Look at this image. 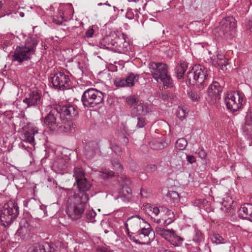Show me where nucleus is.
Segmentation results:
<instances>
[{"label":"nucleus","mask_w":252,"mask_h":252,"mask_svg":"<svg viewBox=\"0 0 252 252\" xmlns=\"http://www.w3.org/2000/svg\"><path fill=\"white\" fill-rule=\"evenodd\" d=\"M141 220L143 222H145V220L138 215L132 216L128 219V221L130 224L136 223L137 225H140Z\"/></svg>","instance_id":"42"},{"label":"nucleus","mask_w":252,"mask_h":252,"mask_svg":"<svg viewBox=\"0 0 252 252\" xmlns=\"http://www.w3.org/2000/svg\"><path fill=\"white\" fill-rule=\"evenodd\" d=\"M94 34V30L92 28L88 30L85 32L86 37L87 38H91Z\"/></svg>","instance_id":"56"},{"label":"nucleus","mask_w":252,"mask_h":252,"mask_svg":"<svg viewBox=\"0 0 252 252\" xmlns=\"http://www.w3.org/2000/svg\"><path fill=\"white\" fill-rule=\"evenodd\" d=\"M25 206L28 208L32 214L35 217H43L46 215V206L40 204L35 199L32 198L29 199L25 205Z\"/></svg>","instance_id":"15"},{"label":"nucleus","mask_w":252,"mask_h":252,"mask_svg":"<svg viewBox=\"0 0 252 252\" xmlns=\"http://www.w3.org/2000/svg\"><path fill=\"white\" fill-rule=\"evenodd\" d=\"M112 165L114 169L118 172V173H121L123 172V167L118 160H112Z\"/></svg>","instance_id":"45"},{"label":"nucleus","mask_w":252,"mask_h":252,"mask_svg":"<svg viewBox=\"0 0 252 252\" xmlns=\"http://www.w3.org/2000/svg\"><path fill=\"white\" fill-rule=\"evenodd\" d=\"M57 112L50 111L47 116L45 117V121L47 122L48 125L50 126H54L57 124L56 121L58 117L60 118L59 115H57Z\"/></svg>","instance_id":"28"},{"label":"nucleus","mask_w":252,"mask_h":252,"mask_svg":"<svg viewBox=\"0 0 252 252\" xmlns=\"http://www.w3.org/2000/svg\"><path fill=\"white\" fill-rule=\"evenodd\" d=\"M126 17L129 19H136L138 20L139 16L137 10L133 11L131 9H129L126 13Z\"/></svg>","instance_id":"43"},{"label":"nucleus","mask_w":252,"mask_h":252,"mask_svg":"<svg viewBox=\"0 0 252 252\" xmlns=\"http://www.w3.org/2000/svg\"><path fill=\"white\" fill-rule=\"evenodd\" d=\"M187 114V111H176V116L181 120L185 119Z\"/></svg>","instance_id":"51"},{"label":"nucleus","mask_w":252,"mask_h":252,"mask_svg":"<svg viewBox=\"0 0 252 252\" xmlns=\"http://www.w3.org/2000/svg\"><path fill=\"white\" fill-rule=\"evenodd\" d=\"M41 252H56L57 249L55 245L53 243L44 242L42 243Z\"/></svg>","instance_id":"32"},{"label":"nucleus","mask_w":252,"mask_h":252,"mask_svg":"<svg viewBox=\"0 0 252 252\" xmlns=\"http://www.w3.org/2000/svg\"><path fill=\"white\" fill-rule=\"evenodd\" d=\"M233 202L234 201L231 197L227 195H225V196L223 198V201L221 202L222 205L225 209H223L222 207H221V209L224 211L227 212L231 209Z\"/></svg>","instance_id":"30"},{"label":"nucleus","mask_w":252,"mask_h":252,"mask_svg":"<svg viewBox=\"0 0 252 252\" xmlns=\"http://www.w3.org/2000/svg\"><path fill=\"white\" fill-rule=\"evenodd\" d=\"M181 154H184L183 152L176 154V155H174L173 157L171 158L170 163L173 167H178V166H181L182 160L178 158V157H179V155Z\"/></svg>","instance_id":"37"},{"label":"nucleus","mask_w":252,"mask_h":252,"mask_svg":"<svg viewBox=\"0 0 252 252\" xmlns=\"http://www.w3.org/2000/svg\"><path fill=\"white\" fill-rule=\"evenodd\" d=\"M165 215H166L167 217V219H165L164 220L163 224L164 225H167L171 223H172L175 219L174 214L173 212L168 209L165 213Z\"/></svg>","instance_id":"35"},{"label":"nucleus","mask_w":252,"mask_h":252,"mask_svg":"<svg viewBox=\"0 0 252 252\" xmlns=\"http://www.w3.org/2000/svg\"><path fill=\"white\" fill-rule=\"evenodd\" d=\"M67 159L63 158L62 157H58L54 161L52 165V168L56 172L65 170L67 166Z\"/></svg>","instance_id":"24"},{"label":"nucleus","mask_w":252,"mask_h":252,"mask_svg":"<svg viewBox=\"0 0 252 252\" xmlns=\"http://www.w3.org/2000/svg\"><path fill=\"white\" fill-rule=\"evenodd\" d=\"M19 215V207L17 203L12 200L5 203L0 210V220L3 225L11 224Z\"/></svg>","instance_id":"6"},{"label":"nucleus","mask_w":252,"mask_h":252,"mask_svg":"<svg viewBox=\"0 0 252 252\" xmlns=\"http://www.w3.org/2000/svg\"><path fill=\"white\" fill-rule=\"evenodd\" d=\"M159 208L160 212L164 213V214L166 213V211L168 210V208L166 207H160Z\"/></svg>","instance_id":"61"},{"label":"nucleus","mask_w":252,"mask_h":252,"mask_svg":"<svg viewBox=\"0 0 252 252\" xmlns=\"http://www.w3.org/2000/svg\"><path fill=\"white\" fill-rule=\"evenodd\" d=\"M73 177L75 178L76 183L78 189V192H75L74 194H85L89 197L86 192L91 188L92 185L88 181L85 176V173L82 168L75 167L74 168Z\"/></svg>","instance_id":"11"},{"label":"nucleus","mask_w":252,"mask_h":252,"mask_svg":"<svg viewBox=\"0 0 252 252\" xmlns=\"http://www.w3.org/2000/svg\"><path fill=\"white\" fill-rule=\"evenodd\" d=\"M56 111H54L55 112ZM57 115L60 116L62 124H57L54 126H50L51 131L57 133H69L73 128L72 122L73 117L78 115L77 111H56Z\"/></svg>","instance_id":"3"},{"label":"nucleus","mask_w":252,"mask_h":252,"mask_svg":"<svg viewBox=\"0 0 252 252\" xmlns=\"http://www.w3.org/2000/svg\"><path fill=\"white\" fill-rule=\"evenodd\" d=\"M188 142L185 138H179L176 142V147L179 150H183L186 148Z\"/></svg>","instance_id":"40"},{"label":"nucleus","mask_w":252,"mask_h":252,"mask_svg":"<svg viewBox=\"0 0 252 252\" xmlns=\"http://www.w3.org/2000/svg\"><path fill=\"white\" fill-rule=\"evenodd\" d=\"M40 93L39 91L32 92L29 94L28 97L23 101V103L27 105L25 108L37 105L40 102Z\"/></svg>","instance_id":"20"},{"label":"nucleus","mask_w":252,"mask_h":252,"mask_svg":"<svg viewBox=\"0 0 252 252\" xmlns=\"http://www.w3.org/2000/svg\"><path fill=\"white\" fill-rule=\"evenodd\" d=\"M151 211H152L153 213L156 215L158 216L159 213H160V210L159 208L157 207H155L152 208L151 209Z\"/></svg>","instance_id":"60"},{"label":"nucleus","mask_w":252,"mask_h":252,"mask_svg":"<svg viewBox=\"0 0 252 252\" xmlns=\"http://www.w3.org/2000/svg\"><path fill=\"white\" fill-rule=\"evenodd\" d=\"M167 197L172 199L173 202L178 201L179 200V195L178 193L175 191H169L167 193Z\"/></svg>","instance_id":"46"},{"label":"nucleus","mask_w":252,"mask_h":252,"mask_svg":"<svg viewBox=\"0 0 252 252\" xmlns=\"http://www.w3.org/2000/svg\"><path fill=\"white\" fill-rule=\"evenodd\" d=\"M32 226L25 219H23L20 222L19 228L17 230L16 235L22 239H27L30 237Z\"/></svg>","instance_id":"18"},{"label":"nucleus","mask_w":252,"mask_h":252,"mask_svg":"<svg viewBox=\"0 0 252 252\" xmlns=\"http://www.w3.org/2000/svg\"><path fill=\"white\" fill-rule=\"evenodd\" d=\"M244 94L240 92H232L227 94L224 101L226 107L230 110H239L242 108Z\"/></svg>","instance_id":"12"},{"label":"nucleus","mask_w":252,"mask_h":252,"mask_svg":"<svg viewBox=\"0 0 252 252\" xmlns=\"http://www.w3.org/2000/svg\"><path fill=\"white\" fill-rule=\"evenodd\" d=\"M203 239V236L201 232L198 230L195 229L194 234L192 238L193 241L195 243H199L201 242Z\"/></svg>","instance_id":"44"},{"label":"nucleus","mask_w":252,"mask_h":252,"mask_svg":"<svg viewBox=\"0 0 252 252\" xmlns=\"http://www.w3.org/2000/svg\"><path fill=\"white\" fill-rule=\"evenodd\" d=\"M104 94L97 90L89 88L83 94L81 101L85 107L100 109L103 105Z\"/></svg>","instance_id":"4"},{"label":"nucleus","mask_w":252,"mask_h":252,"mask_svg":"<svg viewBox=\"0 0 252 252\" xmlns=\"http://www.w3.org/2000/svg\"><path fill=\"white\" fill-rule=\"evenodd\" d=\"M121 181L122 182L121 186L124 185V186H128L130 184V181L128 178L124 177L121 178Z\"/></svg>","instance_id":"57"},{"label":"nucleus","mask_w":252,"mask_h":252,"mask_svg":"<svg viewBox=\"0 0 252 252\" xmlns=\"http://www.w3.org/2000/svg\"><path fill=\"white\" fill-rule=\"evenodd\" d=\"M183 241V239L182 237L177 236L174 231V235H172L169 239V242L175 247H179L182 245Z\"/></svg>","instance_id":"33"},{"label":"nucleus","mask_w":252,"mask_h":252,"mask_svg":"<svg viewBox=\"0 0 252 252\" xmlns=\"http://www.w3.org/2000/svg\"><path fill=\"white\" fill-rule=\"evenodd\" d=\"M157 169V166L155 164H149L146 167L145 170L149 173H153Z\"/></svg>","instance_id":"48"},{"label":"nucleus","mask_w":252,"mask_h":252,"mask_svg":"<svg viewBox=\"0 0 252 252\" xmlns=\"http://www.w3.org/2000/svg\"><path fill=\"white\" fill-rule=\"evenodd\" d=\"M139 78L138 74L129 72L124 78H117L114 83L118 87H132L134 86L135 82L138 81Z\"/></svg>","instance_id":"16"},{"label":"nucleus","mask_w":252,"mask_h":252,"mask_svg":"<svg viewBox=\"0 0 252 252\" xmlns=\"http://www.w3.org/2000/svg\"><path fill=\"white\" fill-rule=\"evenodd\" d=\"M149 68L153 78L164 87L171 88L173 86L172 79L168 74V67L165 63H161L151 62Z\"/></svg>","instance_id":"2"},{"label":"nucleus","mask_w":252,"mask_h":252,"mask_svg":"<svg viewBox=\"0 0 252 252\" xmlns=\"http://www.w3.org/2000/svg\"><path fill=\"white\" fill-rule=\"evenodd\" d=\"M97 144L95 141H90L87 143L85 147L84 154L86 158L91 159L93 158L96 155Z\"/></svg>","instance_id":"22"},{"label":"nucleus","mask_w":252,"mask_h":252,"mask_svg":"<svg viewBox=\"0 0 252 252\" xmlns=\"http://www.w3.org/2000/svg\"><path fill=\"white\" fill-rule=\"evenodd\" d=\"M185 156L186 157V159L189 163L192 164L193 163L196 162V159L194 156L187 154H185Z\"/></svg>","instance_id":"52"},{"label":"nucleus","mask_w":252,"mask_h":252,"mask_svg":"<svg viewBox=\"0 0 252 252\" xmlns=\"http://www.w3.org/2000/svg\"><path fill=\"white\" fill-rule=\"evenodd\" d=\"M236 21L232 16L222 19L220 23V34L223 38L231 39L236 34Z\"/></svg>","instance_id":"10"},{"label":"nucleus","mask_w":252,"mask_h":252,"mask_svg":"<svg viewBox=\"0 0 252 252\" xmlns=\"http://www.w3.org/2000/svg\"><path fill=\"white\" fill-rule=\"evenodd\" d=\"M78 70H77L78 72L77 73V77L78 79H80V78H81V77L83 75L84 71L83 70V67L80 66V62L78 63Z\"/></svg>","instance_id":"53"},{"label":"nucleus","mask_w":252,"mask_h":252,"mask_svg":"<svg viewBox=\"0 0 252 252\" xmlns=\"http://www.w3.org/2000/svg\"><path fill=\"white\" fill-rule=\"evenodd\" d=\"M198 154L199 157L202 159H206L207 155V153L203 149L198 150Z\"/></svg>","instance_id":"54"},{"label":"nucleus","mask_w":252,"mask_h":252,"mask_svg":"<svg viewBox=\"0 0 252 252\" xmlns=\"http://www.w3.org/2000/svg\"><path fill=\"white\" fill-rule=\"evenodd\" d=\"M110 147L117 155L120 156L123 153L122 148L116 143L112 142H110Z\"/></svg>","instance_id":"41"},{"label":"nucleus","mask_w":252,"mask_h":252,"mask_svg":"<svg viewBox=\"0 0 252 252\" xmlns=\"http://www.w3.org/2000/svg\"><path fill=\"white\" fill-rule=\"evenodd\" d=\"M239 217L252 221V204H246L240 208L239 211Z\"/></svg>","instance_id":"23"},{"label":"nucleus","mask_w":252,"mask_h":252,"mask_svg":"<svg viewBox=\"0 0 252 252\" xmlns=\"http://www.w3.org/2000/svg\"><path fill=\"white\" fill-rule=\"evenodd\" d=\"M137 124L136 126L138 128H142L144 127L145 125V121L143 118L138 117L137 118Z\"/></svg>","instance_id":"50"},{"label":"nucleus","mask_w":252,"mask_h":252,"mask_svg":"<svg viewBox=\"0 0 252 252\" xmlns=\"http://www.w3.org/2000/svg\"><path fill=\"white\" fill-rule=\"evenodd\" d=\"M156 232L157 234L161 236L168 242L172 235H174L173 229H166L161 227H157L156 228Z\"/></svg>","instance_id":"27"},{"label":"nucleus","mask_w":252,"mask_h":252,"mask_svg":"<svg viewBox=\"0 0 252 252\" xmlns=\"http://www.w3.org/2000/svg\"><path fill=\"white\" fill-rule=\"evenodd\" d=\"M213 242L217 245L226 244L227 240L222 238L218 233H214L213 236Z\"/></svg>","instance_id":"38"},{"label":"nucleus","mask_w":252,"mask_h":252,"mask_svg":"<svg viewBox=\"0 0 252 252\" xmlns=\"http://www.w3.org/2000/svg\"><path fill=\"white\" fill-rule=\"evenodd\" d=\"M155 232L151 225L147 223L141 227L135 233L128 234L130 240L136 244L145 245H149L153 240Z\"/></svg>","instance_id":"7"},{"label":"nucleus","mask_w":252,"mask_h":252,"mask_svg":"<svg viewBox=\"0 0 252 252\" xmlns=\"http://www.w3.org/2000/svg\"><path fill=\"white\" fill-rule=\"evenodd\" d=\"M246 28L252 33V19L249 20L246 22Z\"/></svg>","instance_id":"58"},{"label":"nucleus","mask_w":252,"mask_h":252,"mask_svg":"<svg viewBox=\"0 0 252 252\" xmlns=\"http://www.w3.org/2000/svg\"><path fill=\"white\" fill-rule=\"evenodd\" d=\"M104 5H106L110 7L111 6V4L109 3L108 1H106V2L104 3Z\"/></svg>","instance_id":"64"},{"label":"nucleus","mask_w":252,"mask_h":252,"mask_svg":"<svg viewBox=\"0 0 252 252\" xmlns=\"http://www.w3.org/2000/svg\"><path fill=\"white\" fill-rule=\"evenodd\" d=\"M89 199V197L82 193L70 195L66 205V213L68 217L73 220L81 218Z\"/></svg>","instance_id":"1"},{"label":"nucleus","mask_w":252,"mask_h":252,"mask_svg":"<svg viewBox=\"0 0 252 252\" xmlns=\"http://www.w3.org/2000/svg\"><path fill=\"white\" fill-rule=\"evenodd\" d=\"M207 70L201 65H194L187 73L188 80L190 83L203 86L207 80Z\"/></svg>","instance_id":"9"},{"label":"nucleus","mask_w":252,"mask_h":252,"mask_svg":"<svg viewBox=\"0 0 252 252\" xmlns=\"http://www.w3.org/2000/svg\"><path fill=\"white\" fill-rule=\"evenodd\" d=\"M66 20L64 16L63 10L61 8H59L58 14L53 17V22L56 24L61 25L63 21H66Z\"/></svg>","instance_id":"31"},{"label":"nucleus","mask_w":252,"mask_h":252,"mask_svg":"<svg viewBox=\"0 0 252 252\" xmlns=\"http://www.w3.org/2000/svg\"><path fill=\"white\" fill-rule=\"evenodd\" d=\"M121 142L123 145H126L129 142V140L126 136H124L121 139Z\"/></svg>","instance_id":"59"},{"label":"nucleus","mask_w":252,"mask_h":252,"mask_svg":"<svg viewBox=\"0 0 252 252\" xmlns=\"http://www.w3.org/2000/svg\"><path fill=\"white\" fill-rule=\"evenodd\" d=\"M245 119V123L242 127L243 134L248 139L252 140V111L247 112Z\"/></svg>","instance_id":"19"},{"label":"nucleus","mask_w":252,"mask_h":252,"mask_svg":"<svg viewBox=\"0 0 252 252\" xmlns=\"http://www.w3.org/2000/svg\"><path fill=\"white\" fill-rule=\"evenodd\" d=\"M224 59H225V57L223 55L219 54L217 55L216 58L215 57L214 59L212 58L211 60H212V63L216 66L217 65V63H218L219 62V61H220L221 60H223Z\"/></svg>","instance_id":"49"},{"label":"nucleus","mask_w":252,"mask_h":252,"mask_svg":"<svg viewBox=\"0 0 252 252\" xmlns=\"http://www.w3.org/2000/svg\"><path fill=\"white\" fill-rule=\"evenodd\" d=\"M127 104L133 109L137 110H147L148 109L147 105L140 101L135 95H131L126 98Z\"/></svg>","instance_id":"21"},{"label":"nucleus","mask_w":252,"mask_h":252,"mask_svg":"<svg viewBox=\"0 0 252 252\" xmlns=\"http://www.w3.org/2000/svg\"><path fill=\"white\" fill-rule=\"evenodd\" d=\"M49 106L51 110H76L78 109L76 105L70 103H66L63 105L54 103Z\"/></svg>","instance_id":"26"},{"label":"nucleus","mask_w":252,"mask_h":252,"mask_svg":"<svg viewBox=\"0 0 252 252\" xmlns=\"http://www.w3.org/2000/svg\"><path fill=\"white\" fill-rule=\"evenodd\" d=\"M51 82L53 87L58 90H67L71 86L69 76L63 71H60L55 73L51 78Z\"/></svg>","instance_id":"13"},{"label":"nucleus","mask_w":252,"mask_h":252,"mask_svg":"<svg viewBox=\"0 0 252 252\" xmlns=\"http://www.w3.org/2000/svg\"><path fill=\"white\" fill-rule=\"evenodd\" d=\"M187 68L186 63H181L180 65L177 67V75L178 78H182L184 75Z\"/></svg>","instance_id":"36"},{"label":"nucleus","mask_w":252,"mask_h":252,"mask_svg":"<svg viewBox=\"0 0 252 252\" xmlns=\"http://www.w3.org/2000/svg\"><path fill=\"white\" fill-rule=\"evenodd\" d=\"M114 175V172L113 171L109 169H102V171L100 172L99 176L100 178L106 180L113 177Z\"/></svg>","instance_id":"34"},{"label":"nucleus","mask_w":252,"mask_h":252,"mask_svg":"<svg viewBox=\"0 0 252 252\" xmlns=\"http://www.w3.org/2000/svg\"><path fill=\"white\" fill-rule=\"evenodd\" d=\"M149 144L151 148L155 150H161L167 146V143L163 140H154Z\"/></svg>","instance_id":"29"},{"label":"nucleus","mask_w":252,"mask_h":252,"mask_svg":"<svg viewBox=\"0 0 252 252\" xmlns=\"http://www.w3.org/2000/svg\"><path fill=\"white\" fill-rule=\"evenodd\" d=\"M227 61H226V59L225 58L223 60H221L220 61H219V62L218 63H217V65L220 66V68L221 69H223V67L225 66L226 65V64H227Z\"/></svg>","instance_id":"55"},{"label":"nucleus","mask_w":252,"mask_h":252,"mask_svg":"<svg viewBox=\"0 0 252 252\" xmlns=\"http://www.w3.org/2000/svg\"><path fill=\"white\" fill-rule=\"evenodd\" d=\"M222 90V87L218 82H213L208 89V99H210L213 103L216 102L220 98Z\"/></svg>","instance_id":"17"},{"label":"nucleus","mask_w":252,"mask_h":252,"mask_svg":"<svg viewBox=\"0 0 252 252\" xmlns=\"http://www.w3.org/2000/svg\"><path fill=\"white\" fill-rule=\"evenodd\" d=\"M37 41L35 38H28L24 46H17L13 56V60L19 63L30 59L34 54Z\"/></svg>","instance_id":"5"},{"label":"nucleus","mask_w":252,"mask_h":252,"mask_svg":"<svg viewBox=\"0 0 252 252\" xmlns=\"http://www.w3.org/2000/svg\"><path fill=\"white\" fill-rule=\"evenodd\" d=\"M22 117L16 118L14 120V123L17 125L19 123V126H21L23 130L20 138L22 141L32 143L34 141V135L37 133V130L34 128L32 124L30 123L26 124V119L24 115L21 114Z\"/></svg>","instance_id":"8"},{"label":"nucleus","mask_w":252,"mask_h":252,"mask_svg":"<svg viewBox=\"0 0 252 252\" xmlns=\"http://www.w3.org/2000/svg\"><path fill=\"white\" fill-rule=\"evenodd\" d=\"M127 35L122 33L114 41H112L111 44L112 50L119 53L126 54L130 50Z\"/></svg>","instance_id":"14"},{"label":"nucleus","mask_w":252,"mask_h":252,"mask_svg":"<svg viewBox=\"0 0 252 252\" xmlns=\"http://www.w3.org/2000/svg\"><path fill=\"white\" fill-rule=\"evenodd\" d=\"M154 221H156V222L158 223H160L161 222L160 219H158L157 220H155Z\"/></svg>","instance_id":"63"},{"label":"nucleus","mask_w":252,"mask_h":252,"mask_svg":"<svg viewBox=\"0 0 252 252\" xmlns=\"http://www.w3.org/2000/svg\"><path fill=\"white\" fill-rule=\"evenodd\" d=\"M189 97L193 101H198L200 97L196 93L192 91L188 93Z\"/></svg>","instance_id":"47"},{"label":"nucleus","mask_w":252,"mask_h":252,"mask_svg":"<svg viewBox=\"0 0 252 252\" xmlns=\"http://www.w3.org/2000/svg\"><path fill=\"white\" fill-rule=\"evenodd\" d=\"M96 216V213L93 209L87 210L86 213V217L89 222H94L96 221L95 218Z\"/></svg>","instance_id":"39"},{"label":"nucleus","mask_w":252,"mask_h":252,"mask_svg":"<svg viewBox=\"0 0 252 252\" xmlns=\"http://www.w3.org/2000/svg\"><path fill=\"white\" fill-rule=\"evenodd\" d=\"M131 194V189L130 187L123 185L119 192V198L124 202H127L130 199Z\"/></svg>","instance_id":"25"},{"label":"nucleus","mask_w":252,"mask_h":252,"mask_svg":"<svg viewBox=\"0 0 252 252\" xmlns=\"http://www.w3.org/2000/svg\"><path fill=\"white\" fill-rule=\"evenodd\" d=\"M123 125V131L126 133H128V130L127 127L126 126H124V125Z\"/></svg>","instance_id":"62"}]
</instances>
